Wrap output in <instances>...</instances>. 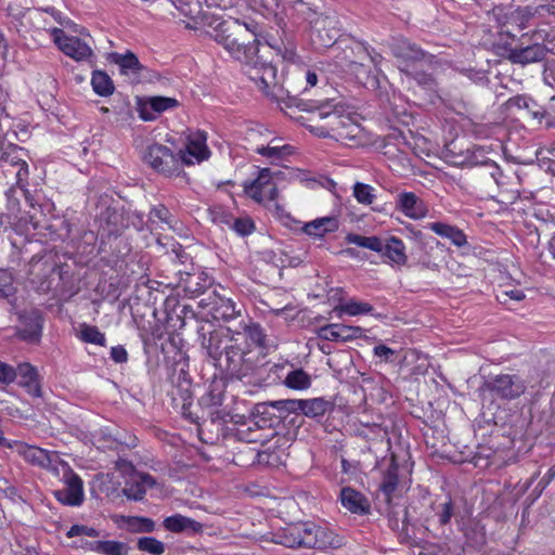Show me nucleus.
I'll list each match as a JSON object with an SVG mask.
<instances>
[{
    "label": "nucleus",
    "mask_w": 555,
    "mask_h": 555,
    "mask_svg": "<svg viewBox=\"0 0 555 555\" xmlns=\"http://www.w3.org/2000/svg\"><path fill=\"white\" fill-rule=\"evenodd\" d=\"M202 23L209 38L231 57L247 66L246 75L266 96L279 98L281 88L276 82V68L256 61L261 34L257 23L209 13L203 14Z\"/></svg>",
    "instance_id": "nucleus-1"
},
{
    "label": "nucleus",
    "mask_w": 555,
    "mask_h": 555,
    "mask_svg": "<svg viewBox=\"0 0 555 555\" xmlns=\"http://www.w3.org/2000/svg\"><path fill=\"white\" fill-rule=\"evenodd\" d=\"M311 132L319 137H330L337 141H354L360 133V126L349 116L343 115L331 102L326 101L311 111L309 118Z\"/></svg>",
    "instance_id": "nucleus-2"
},
{
    "label": "nucleus",
    "mask_w": 555,
    "mask_h": 555,
    "mask_svg": "<svg viewBox=\"0 0 555 555\" xmlns=\"http://www.w3.org/2000/svg\"><path fill=\"white\" fill-rule=\"evenodd\" d=\"M74 31L79 36L67 35L61 28H51L50 35L55 46L66 56L75 60L76 62H89L93 59L94 53L92 49V38L85 28H78L74 25Z\"/></svg>",
    "instance_id": "nucleus-3"
},
{
    "label": "nucleus",
    "mask_w": 555,
    "mask_h": 555,
    "mask_svg": "<svg viewBox=\"0 0 555 555\" xmlns=\"http://www.w3.org/2000/svg\"><path fill=\"white\" fill-rule=\"evenodd\" d=\"M264 335L259 324L249 323L237 331L231 337V344L224 347L227 360L233 364V369L237 363L255 348L263 345Z\"/></svg>",
    "instance_id": "nucleus-4"
},
{
    "label": "nucleus",
    "mask_w": 555,
    "mask_h": 555,
    "mask_svg": "<svg viewBox=\"0 0 555 555\" xmlns=\"http://www.w3.org/2000/svg\"><path fill=\"white\" fill-rule=\"evenodd\" d=\"M144 162L167 177L178 176L181 172L179 158L169 147L162 144L150 145L144 153Z\"/></svg>",
    "instance_id": "nucleus-5"
},
{
    "label": "nucleus",
    "mask_w": 555,
    "mask_h": 555,
    "mask_svg": "<svg viewBox=\"0 0 555 555\" xmlns=\"http://www.w3.org/2000/svg\"><path fill=\"white\" fill-rule=\"evenodd\" d=\"M304 547L308 548H337L341 539L328 528L314 522H302Z\"/></svg>",
    "instance_id": "nucleus-6"
},
{
    "label": "nucleus",
    "mask_w": 555,
    "mask_h": 555,
    "mask_svg": "<svg viewBox=\"0 0 555 555\" xmlns=\"http://www.w3.org/2000/svg\"><path fill=\"white\" fill-rule=\"evenodd\" d=\"M210 150L207 146V135L204 131L191 132L186 137L185 146L179 153L180 165H195L210 157Z\"/></svg>",
    "instance_id": "nucleus-7"
},
{
    "label": "nucleus",
    "mask_w": 555,
    "mask_h": 555,
    "mask_svg": "<svg viewBox=\"0 0 555 555\" xmlns=\"http://www.w3.org/2000/svg\"><path fill=\"white\" fill-rule=\"evenodd\" d=\"M245 193L255 202L266 204L276 198L278 189L272 179V172L268 168L259 171L257 178L244 183Z\"/></svg>",
    "instance_id": "nucleus-8"
},
{
    "label": "nucleus",
    "mask_w": 555,
    "mask_h": 555,
    "mask_svg": "<svg viewBox=\"0 0 555 555\" xmlns=\"http://www.w3.org/2000/svg\"><path fill=\"white\" fill-rule=\"evenodd\" d=\"M338 22L332 16H318L311 26V42L317 48L332 47L338 39Z\"/></svg>",
    "instance_id": "nucleus-9"
},
{
    "label": "nucleus",
    "mask_w": 555,
    "mask_h": 555,
    "mask_svg": "<svg viewBox=\"0 0 555 555\" xmlns=\"http://www.w3.org/2000/svg\"><path fill=\"white\" fill-rule=\"evenodd\" d=\"M487 388L502 399L513 400L526 391V384L518 375L501 374L493 377Z\"/></svg>",
    "instance_id": "nucleus-10"
},
{
    "label": "nucleus",
    "mask_w": 555,
    "mask_h": 555,
    "mask_svg": "<svg viewBox=\"0 0 555 555\" xmlns=\"http://www.w3.org/2000/svg\"><path fill=\"white\" fill-rule=\"evenodd\" d=\"M64 475L63 479L65 488L55 491V498L63 504L70 506H78L83 501V483L81 478L75 474L68 465H63Z\"/></svg>",
    "instance_id": "nucleus-11"
},
{
    "label": "nucleus",
    "mask_w": 555,
    "mask_h": 555,
    "mask_svg": "<svg viewBox=\"0 0 555 555\" xmlns=\"http://www.w3.org/2000/svg\"><path fill=\"white\" fill-rule=\"evenodd\" d=\"M8 447L28 463L43 468L50 467L53 457L56 456L53 452H49L44 449L24 443L22 441H13L12 443H9Z\"/></svg>",
    "instance_id": "nucleus-12"
},
{
    "label": "nucleus",
    "mask_w": 555,
    "mask_h": 555,
    "mask_svg": "<svg viewBox=\"0 0 555 555\" xmlns=\"http://www.w3.org/2000/svg\"><path fill=\"white\" fill-rule=\"evenodd\" d=\"M178 106V101L169 96H150L139 104V116L145 121H152L168 109Z\"/></svg>",
    "instance_id": "nucleus-13"
},
{
    "label": "nucleus",
    "mask_w": 555,
    "mask_h": 555,
    "mask_svg": "<svg viewBox=\"0 0 555 555\" xmlns=\"http://www.w3.org/2000/svg\"><path fill=\"white\" fill-rule=\"evenodd\" d=\"M396 206L404 216L413 220L423 219L428 214L425 203L412 192L400 193Z\"/></svg>",
    "instance_id": "nucleus-14"
},
{
    "label": "nucleus",
    "mask_w": 555,
    "mask_h": 555,
    "mask_svg": "<svg viewBox=\"0 0 555 555\" xmlns=\"http://www.w3.org/2000/svg\"><path fill=\"white\" fill-rule=\"evenodd\" d=\"M284 403L288 410L301 411L308 417L322 416L331 408L330 402L323 398H313L308 400H287Z\"/></svg>",
    "instance_id": "nucleus-15"
},
{
    "label": "nucleus",
    "mask_w": 555,
    "mask_h": 555,
    "mask_svg": "<svg viewBox=\"0 0 555 555\" xmlns=\"http://www.w3.org/2000/svg\"><path fill=\"white\" fill-rule=\"evenodd\" d=\"M156 485L155 479L145 473H135L130 477V480L126 483L122 489L124 494L134 501H141L146 490L153 488Z\"/></svg>",
    "instance_id": "nucleus-16"
},
{
    "label": "nucleus",
    "mask_w": 555,
    "mask_h": 555,
    "mask_svg": "<svg viewBox=\"0 0 555 555\" xmlns=\"http://www.w3.org/2000/svg\"><path fill=\"white\" fill-rule=\"evenodd\" d=\"M362 335V328L344 324H328L320 328L319 336L326 340L348 341Z\"/></svg>",
    "instance_id": "nucleus-17"
},
{
    "label": "nucleus",
    "mask_w": 555,
    "mask_h": 555,
    "mask_svg": "<svg viewBox=\"0 0 555 555\" xmlns=\"http://www.w3.org/2000/svg\"><path fill=\"white\" fill-rule=\"evenodd\" d=\"M24 151L14 144H8L0 152V162L12 167H18L16 171L17 183H21L28 176V167L23 158Z\"/></svg>",
    "instance_id": "nucleus-18"
},
{
    "label": "nucleus",
    "mask_w": 555,
    "mask_h": 555,
    "mask_svg": "<svg viewBox=\"0 0 555 555\" xmlns=\"http://www.w3.org/2000/svg\"><path fill=\"white\" fill-rule=\"evenodd\" d=\"M391 49L395 56L405 63L426 62L429 57L422 49L406 39H397Z\"/></svg>",
    "instance_id": "nucleus-19"
},
{
    "label": "nucleus",
    "mask_w": 555,
    "mask_h": 555,
    "mask_svg": "<svg viewBox=\"0 0 555 555\" xmlns=\"http://www.w3.org/2000/svg\"><path fill=\"white\" fill-rule=\"evenodd\" d=\"M235 424L237 425L235 436L238 440L246 443H257L264 440L261 428L255 420L240 416V420L235 421Z\"/></svg>",
    "instance_id": "nucleus-20"
},
{
    "label": "nucleus",
    "mask_w": 555,
    "mask_h": 555,
    "mask_svg": "<svg viewBox=\"0 0 555 555\" xmlns=\"http://www.w3.org/2000/svg\"><path fill=\"white\" fill-rule=\"evenodd\" d=\"M392 266L403 267L408 262L405 245L402 240L397 236H390L383 243V251H380Z\"/></svg>",
    "instance_id": "nucleus-21"
},
{
    "label": "nucleus",
    "mask_w": 555,
    "mask_h": 555,
    "mask_svg": "<svg viewBox=\"0 0 555 555\" xmlns=\"http://www.w3.org/2000/svg\"><path fill=\"white\" fill-rule=\"evenodd\" d=\"M15 377L20 378L18 383L25 387L31 396H41L39 377L35 366L29 363H21L15 371Z\"/></svg>",
    "instance_id": "nucleus-22"
},
{
    "label": "nucleus",
    "mask_w": 555,
    "mask_h": 555,
    "mask_svg": "<svg viewBox=\"0 0 555 555\" xmlns=\"http://www.w3.org/2000/svg\"><path fill=\"white\" fill-rule=\"evenodd\" d=\"M338 229V221L334 217H323L306 222L301 231L310 237L321 238L325 234L335 232Z\"/></svg>",
    "instance_id": "nucleus-23"
},
{
    "label": "nucleus",
    "mask_w": 555,
    "mask_h": 555,
    "mask_svg": "<svg viewBox=\"0 0 555 555\" xmlns=\"http://www.w3.org/2000/svg\"><path fill=\"white\" fill-rule=\"evenodd\" d=\"M546 54V49L542 44H532L522 49H513L509 52L508 59L513 63L529 64L543 60Z\"/></svg>",
    "instance_id": "nucleus-24"
},
{
    "label": "nucleus",
    "mask_w": 555,
    "mask_h": 555,
    "mask_svg": "<svg viewBox=\"0 0 555 555\" xmlns=\"http://www.w3.org/2000/svg\"><path fill=\"white\" fill-rule=\"evenodd\" d=\"M302 522L288 526L274 533L272 541L286 547H304Z\"/></svg>",
    "instance_id": "nucleus-25"
},
{
    "label": "nucleus",
    "mask_w": 555,
    "mask_h": 555,
    "mask_svg": "<svg viewBox=\"0 0 555 555\" xmlns=\"http://www.w3.org/2000/svg\"><path fill=\"white\" fill-rule=\"evenodd\" d=\"M340 500L344 507H346L351 513L363 514L366 513L370 508L369 501L365 499V496L349 487L341 489Z\"/></svg>",
    "instance_id": "nucleus-26"
},
{
    "label": "nucleus",
    "mask_w": 555,
    "mask_h": 555,
    "mask_svg": "<svg viewBox=\"0 0 555 555\" xmlns=\"http://www.w3.org/2000/svg\"><path fill=\"white\" fill-rule=\"evenodd\" d=\"M279 139H272L267 145H257L255 152L266 157L271 164H279L287 156L293 154V147L291 145H274Z\"/></svg>",
    "instance_id": "nucleus-27"
},
{
    "label": "nucleus",
    "mask_w": 555,
    "mask_h": 555,
    "mask_svg": "<svg viewBox=\"0 0 555 555\" xmlns=\"http://www.w3.org/2000/svg\"><path fill=\"white\" fill-rule=\"evenodd\" d=\"M107 60L111 63L118 65L120 74L122 75L135 76L141 69V64L132 52H127L125 54L113 52L108 54Z\"/></svg>",
    "instance_id": "nucleus-28"
},
{
    "label": "nucleus",
    "mask_w": 555,
    "mask_h": 555,
    "mask_svg": "<svg viewBox=\"0 0 555 555\" xmlns=\"http://www.w3.org/2000/svg\"><path fill=\"white\" fill-rule=\"evenodd\" d=\"M427 228L437 235L449 238L457 247L467 244L466 235L459 228L443 222H431Z\"/></svg>",
    "instance_id": "nucleus-29"
},
{
    "label": "nucleus",
    "mask_w": 555,
    "mask_h": 555,
    "mask_svg": "<svg viewBox=\"0 0 555 555\" xmlns=\"http://www.w3.org/2000/svg\"><path fill=\"white\" fill-rule=\"evenodd\" d=\"M164 527L171 532H182L185 530L198 532L202 530V525L198 521L180 514L165 518Z\"/></svg>",
    "instance_id": "nucleus-30"
},
{
    "label": "nucleus",
    "mask_w": 555,
    "mask_h": 555,
    "mask_svg": "<svg viewBox=\"0 0 555 555\" xmlns=\"http://www.w3.org/2000/svg\"><path fill=\"white\" fill-rule=\"evenodd\" d=\"M248 451L253 453V463L269 467H276L283 463L284 452L280 449L269 447L262 451H254L253 449H248Z\"/></svg>",
    "instance_id": "nucleus-31"
},
{
    "label": "nucleus",
    "mask_w": 555,
    "mask_h": 555,
    "mask_svg": "<svg viewBox=\"0 0 555 555\" xmlns=\"http://www.w3.org/2000/svg\"><path fill=\"white\" fill-rule=\"evenodd\" d=\"M373 311V306L369 302L358 301L354 299H350L346 302H343L334 308V312L341 317L343 314L347 315H360V314H369Z\"/></svg>",
    "instance_id": "nucleus-32"
},
{
    "label": "nucleus",
    "mask_w": 555,
    "mask_h": 555,
    "mask_svg": "<svg viewBox=\"0 0 555 555\" xmlns=\"http://www.w3.org/2000/svg\"><path fill=\"white\" fill-rule=\"evenodd\" d=\"M91 550L101 555H127L129 546L120 541L107 540L93 542Z\"/></svg>",
    "instance_id": "nucleus-33"
},
{
    "label": "nucleus",
    "mask_w": 555,
    "mask_h": 555,
    "mask_svg": "<svg viewBox=\"0 0 555 555\" xmlns=\"http://www.w3.org/2000/svg\"><path fill=\"white\" fill-rule=\"evenodd\" d=\"M219 221L227 224L240 235H248L254 231V222L249 217L234 218L230 215H220Z\"/></svg>",
    "instance_id": "nucleus-34"
},
{
    "label": "nucleus",
    "mask_w": 555,
    "mask_h": 555,
    "mask_svg": "<svg viewBox=\"0 0 555 555\" xmlns=\"http://www.w3.org/2000/svg\"><path fill=\"white\" fill-rule=\"evenodd\" d=\"M284 385L289 389L306 390L311 386V376L302 369H296L285 376Z\"/></svg>",
    "instance_id": "nucleus-35"
},
{
    "label": "nucleus",
    "mask_w": 555,
    "mask_h": 555,
    "mask_svg": "<svg viewBox=\"0 0 555 555\" xmlns=\"http://www.w3.org/2000/svg\"><path fill=\"white\" fill-rule=\"evenodd\" d=\"M91 85L94 92L101 96H108L114 92V83L111 77L102 70H95L92 74Z\"/></svg>",
    "instance_id": "nucleus-36"
},
{
    "label": "nucleus",
    "mask_w": 555,
    "mask_h": 555,
    "mask_svg": "<svg viewBox=\"0 0 555 555\" xmlns=\"http://www.w3.org/2000/svg\"><path fill=\"white\" fill-rule=\"evenodd\" d=\"M346 242L373 251H383V242L377 236H363L356 233H348L346 235Z\"/></svg>",
    "instance_id": "nucleus-37"
},
{
    "label": "nucleus",
    "mask_w": 555,
    "mask_h": 555,
    "mask_svg": "<svg viewBox=\"0 0 555 555\" xmlns=\"http://www.w3.org/2000/svg\"><path fill=\"white\" fill-rule=\"evenodd\" d=\"M79 338L88 344H93L96 346L104 347L106 344V338L104 333H102L96 326L82 324L79 332Z\"/></svg>",
    "instance_id": "nucleus-38"
},
{
    "label": "nucleus",
    "mask_w": 555,
    "mask_h": 555,
    "mask_svg": "<svg viewBox=\"0 0 555 555\" xmlns=\"http://www.w3.org/2000/svg\"><path fill=\"white\" fill-rule=\"evenodd\" d=\"M398 485V466L396 464H391L387 469L384 480L380 485L382 491L387 496V500H390L391 494L396 490Z\"/></svg>",
    "instance_id": "nucleus-39"
},
{
    "label": "nucleus",
    "mask_w": 555,
    "mask_h": 555,
    "mask_svg": "<svg viewBox=\"0 0 555 555\" xmlns=\"http://www.w3.org/2000/svg\"><path fill=\"white\" fill-rule=\"evenodd\" d=\"M375 190L370 184L357 182L353 185V196L358 203L371 205L375 199Z\"/></svg>",
    "instance_id": "nucleus-40"
},
{
    "label": "nucleus",
    "mask_w": 555,
    "mask_h": 555,
    "mask_svg": "<svg viewBox=\"0 0 555 555\" xmlns=\"http://www.w3.org/2000/svg\"><path fill=\"white\" fill-rule=\"evenodd\" d=\"M137 545L140 551L152 555H162L165 551L164 543L153 537L140 538Z\"/></svg>",
    "instance_id": "nucleus-41"
},
{
    "label": "nucleus",
    "mask_w": 555,
    "mask_h": 555,
    "mask_svg": "<svg viewBox=\"0 0 555 555\" xmlns=\"http://www.w3.org/2000/svg\"><path fill=\"white\" fill-rule=\"evenodd\" d=\"M353 72L356 74L358 81L363 86L369 88H376L378 86L376 75L367 72L362 64L354 63Z\"/></svg>",
    "instance_id": "nucleus-42"
},
{
    "label": "nucleus",
    "mask_w": 555,
    "mask_h": 555,
    "mask_svg": "<svg viewBox=\"0 0 555 555\" xmlns=\"http://www.w3.org/2000/svg\"><path fill=\"white\" fill-rule=\"evenodd\" d=\"M127 524L130 528L140 532H152L155 528L154 521L146 517H128Z\"/></svg>",
    "instance_id": "nucleus-43"
},
{
    "label": "nucleus",
    "mask_w": 555,
    "mask_h": 555,
    "mask_svg": "<svg viewBox=\"0 0 555 555\" xmlns=\"http://www.w3.org/2000/svg\"><path fill=\"white\" fill-rule=\"evenodd\" d=\"M15 291L14 287V278L12 273L8 270H0V296L9 297Z\"/></svg>",
    "instance_id": "nucleus-44"
},
{
    "label": "nucleus",
    "mask_w": 555,
    "mask_h": 555,
    "mask_svg": "<svg viewBox=\"0 0 555 555\" xmlns=\"http://www.w3.org/2000/svg\"><path fill=\"white\" fill-rule=\"evenodd\" d=\"M469 164L473 166H486L489 168H494L499 171V166L491 159H488L485 156V151L482 147H476L468 159Z\"/></svg>",
    "instance_id": "nucleus-45"
},
{
    "label": "nucleus",
    "mask_w": 555,
    "mask_h": 555,
    "mask_svg": "<svg viewBox=\"0 0 555 555\" xmlns=\"http://www.w3.org/2000/svg\"><path fill=\"white\" fill-rule=\"evenodd\" d=\"M204 346L208 354L217 359L221 354V335L218 332L210 333L209 337L205 339Z\"/></svg>",
    "instance_id": "nucleus-46"
},
{
    "label": "nucleus",
    "mask_w": 555,
    "mask_h": 555,
    "mask_svg": "<svg viewBox=\"0 0 555 555\" xmlns=\"http://www.w3.org/2000/svg\"><path fill=\"white\" fill-rule=\"evenodd\" d=\"M401 70L408 76H411L420 86H423L424 88L430 89L434 86V79L430 75L423 72L413 73L410 70L408 64L402 67Z\"/></svg>",
    "instance_id": "nucleus-47"
},
{
    "label": "nucleus",
    "mask_w": 555,
    "mask_h": 555,
    "mask_svg": "<svg viewBox=\"0 0 555 555\" xmlns=\"http://www.w3.org/2000/svg\"><path fill=\"white\" fill-rule=\"evenodd\" d=\"M216 311L219 312L223 319H229L236 315L235 304L229 298H221L220 307H218Z\"/></svg>",
    "instance_id": "nucleus-48"
},
{
    "label": "nucleus",
    "mask_w": 555,
    "mask_h": 555,
    "mask_svg": "<svg viewBox=\"0 0 555 555\" xmlns=\"http://www.w3.org/2000/svg\"><path fill=\"white\" fill-rule=\"evenodd\" d=\"M68 537H77V535H87L91 538H96L99 535V531L94 528H90L87 526L74 525L67 532Z\"/></svg>",
    "instance_id": "nucleus-49"
},
{
    "label": "nucleus",
    "mask_w": 555,
    "mask_h": 555,
    "mask_svg": "<svg viewBox=\"0 0 555 555\" xmlns=\"http://www.w3.org/2000/svg\"><path fill=\"white\" fill-rule=\"evenodd\" d=\"M15 379V370L0 361V383L10 384Z\"/></svg>",
    "instance_id": "nucleus-50"
},
{
    "label": "nucleus",
    "mask_w": 555,
    "mask_h": 555,
    "mask_svg": "<svg viewBox=\"0 0 555 555\" xmlns=\"http://www.w3.org/2000/svg\"><path fill=\"white\" fill-rule=\"evenodd\" d=\"M374 356L383 359L385 362L392 361V357L395 356V350L385 346V345H378L375 346L373 349Z\"/></svg>",
    "instance_id": "nucleus-51"
},
{
    "label": "nucleus",
    "mask_w": 555,
    "mask_h": 555,
    "mask_svg": "<svg viewBox=\"0 0 555 555\" xmlns=\"http://www.w3.org/2000/svg\"><path fill=\"white\" fill-rule=\"evenodd\" d=\"M0 493H2L4 496L10 498L11 500H15L17 496V491L15 487H13L10 481L0 476Z\"/></svg>",
    "instance_id": "nucleus-52"
},
{
    "label": "nucleus",
    "mask_w": 555,
    "mask_h": 555,
    "mask_svg": "<svg viewBox=\"0 0 555 555\" xmlns=\"http://www.w3.org/2000/svg\"><path fill=\"white\" fill-rule=\"evenodd\" d=\"M111 358L116 363H124L128 359V353L124 347L115 346V347H112V349H111Z\"/></svg>",
    "instance_id": "nucleus-53"
},
{
    "label": "nucleus",
    "mask_w": 555,
    "mask_h": 555,
    "mask_svg": "<svg viewBox=\"0 0 555 555\" xmlns=\"http://www.w3.org/2000/svg\"><path fill=\"white\" fill-rule=\"evenodd\" d=\"M504 297H508L513 300L520 301L525 298V294L521 289H511V291H504L502 292L501 296H499L500 299L503 298V301L505 302L506 299Z\"/></svg>",
    "instance_id": "nucleus-54"
},
{
    "label": "nucleus",
    "mask_w": 555,
    "mask_h": 555,
    "mask_svg": "<svg viewBox=\"0 0 555 555\" xmlns=\"http://www.w3.org/2000/svg\"><path fill=\"white\" fill-rule=\"evenodd\" d=\"M441 512L439 514V520L441 524H447L451 519L452 516V504L451 502H446L441 504Z\"/></svg>",
    "instance_id": "nucleus-55"
},
{
    "label": "nucleus",
    "mask_w": 555,
    "mask_h": 555,
    "mask_svg": "<svg viewBox=\"0 0 555 555\" xmlns=\"http://www.w3.org/2000/svg\"><path fill=\"white\" fill-rule=\"evenodd\" d=\"M281 52V56L284 61L294 63L297 60V53L293 46L285 47Z\"/></svg>",
    "instance_id": "nucleus-56"
},
{
    "label": "nucleus",
    "mask_w": 555,
    "mask_h": 555,
    "mask_svg": "<svg viewBox=\"0 0 555 555\" xmlns=\"http://www.w3.org/2000/svg\"><path fill=\"white\" fill-rule=\"evenodd\" d=\"M509 107L516 106L518 108H528V100L525 96L518 95L507 101Z\"/></svg>",
    "instance_id": "nucleus-57"
},
{
    "label": "nucleus",
    "mask_w": 555,
    "mask_h": 555,
    "mask_svg": "<svg viewBox=\"0 0 555 555\" xmlns=\"http://www.w3.org/2000/svg\"><path fill=\"white\" fill-rule=\"evenodd\" d=\"M152 212L159 220L167 222V217H168L169 212L165 207L154 208Z\"/></svg>",
    "instance_id": "nucleus-58"
},
{
    "label": "nucleus",
    "mask_w": 555,
    "mask_h": 555,
    "mask_svg": "<svg viewBox=\"0 0 555 555\" xmlns=\"http://www.w3.org/2000/svg\"><path fill=\"white\" fill-rule=\"evenodd\" d=\"M341 469L345 474L352 475L356 472V466L346 459H341Z\"/></svg>",
    "instance_id": "nucleus-59"
},
{
    "label": "nucleus",
    "mask_w": 555,
    "mask_h": 555,
    "mask_svg": "<svg viewBox=\"0 0 555 555\" xmlns=\"http://www.w3.org/2000/svg\"><path fill=\"white\" fill-rule=\"evenodd\" d=\"M306 81L309 87H314L318 82V76L314 72L308 70L306 73Z\"/></svg>",
    "instance_id": "nucleus-60"
},
{
    "label": "nucleus",
    "mask_w": 555,
    "mask_h": 555,
    "mask_svg": "<svg viewBox=\"0 0 555 555\" xmlns=\"http://www.w3.org/2000/svg\"><path fill=\"white\" fill-rule=\"evenodd\" d=\"M259 3L268 9V10H273L275 7H278V1L279 0H258Z\"/></svg>",
    "instance_id": "nucleus-61"
},
{
    "label": "nucleus",
    "mask_w": 555,
    "mask_h": 555,
    "mask_svg": "<svg viewBox=\"0 0 555 555\" xmlns=\"http://www.w3.org/2000/svg\"><path fill=\"white\" fill-rule=\"evenodd\" d=\"M490 169H491V171H490L491 177L498 184H500V177L502 176L501 170L499 169V171H496L494 168H490Z\"/></svg>",
    "instance_id": "nucleus-62"
},
{
    "label": "nucleus",
    "mask_w": 555,
    "mask_h": 555,
    "mask_svg": "<svg viewBox=\"0 0 555 555\" xmlns=\"http://www.w3.org/2000/svg\"><path fill=\"white\" fill-rule=\"evenodd\" d=\"M548 251L552 257L555 259V236L552 237L548 242Z\"/></svg>",
    "instance_id": "nucleus-63"
},
{
    "label": "nucleus",
    "mask_w": 555,
    "mask_h": 555,
    "mask_svg": "<svg viewBox=\"0 0 555 555\" xmlns=\"http://www.w3.org/2000/svg\"><path fill=\"white\" fill-rule=\"evenodd\" d=\"M370 57H371V61H372L375 65L379 64V63H380V61H382V55H380V54H374V55H371Z\"/></svg>",
    "instance_id": "nucleus-64"
}]
</instances>
